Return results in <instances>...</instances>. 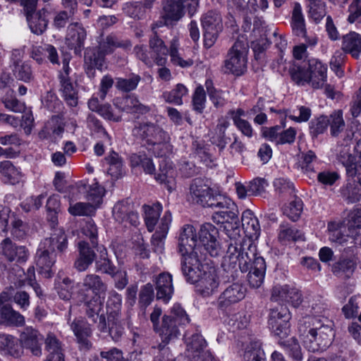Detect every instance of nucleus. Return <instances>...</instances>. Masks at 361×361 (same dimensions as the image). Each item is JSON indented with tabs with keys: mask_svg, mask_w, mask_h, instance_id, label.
Segmentation results:
<instances>
[{
	"mask_svg": "<svg viewBox=\"0 0 361 361\" xmlns=\"http://www.w3.org/2000/svg\"><path fill=\"white\" fill-rule=\"evenodd\" d=\"M1 255L8 262H14L15 266L25 263L30 255L25 246L17 245L9 238L4 239L1 244Z\"/></svg>",
	"mask_w": 361,
	"mask_h": 361,
	"instance_id": "dca6fc26",
	"label": "nucleus"
},
{
	"mask_svg": "<svg viewBox=\"0 0 361 361\" xmlns=\"http://www.w3.org/2000/svg\"><path fill=\"white\" fill-rule=\"evenodd\" d=\"M121 111L145 114L150 111L149 106L142 104L134 95H127L121 99H117L114 103Z\"/></svg>",
	"mask_w": 361,
	"mask_h": 361,
	"instance_id": "72a5a7b5",
	"label": "nucleus"
},
{
	"mask_svg": "<svg viewBox=\"0 0 361 361\" xmlns=\"http://www.w3.org/2000/svg\"><path fill=\"white\" fill-rule=\"evenodd\" d=\"M0 173L3 180L11 185L18 183L21 178L20 172L10 161L0 163Z\"/></svg>",
	"mask_w": 361,
	"mask_h": 361,
	"instance_id": "c03bdc74",
	"label": "nucleus"
},
{
	"mask_svg": "<svg viewBox=\"0 0 361 361\" xmlns=\"http://www.w3.org/2000/svg\"><path fill=\"white\" fill-rule=\"evenodd\" d=\"M7 296L6 293L0 294V323L8 326H23L25 324L24 316L6 302Z\"/></svg>",
	"mask_w": 361,
	"mask_h": 361,
	"instance_id": "f3484780",
	"label": "nucleus"
},
{
	"mask_svg": "<svg viewBox=\"0 0 361 361\" xmlns=\"http://www.w3.org/2000/svg\"><path fill=\"white\" fill-rule=\"evenodd\" d=\"M183 0H166L163 6L161 19L166 26H173L184 16Z\"/></svg>",
	"mask_w": 361,
	"mask_h": 361,
	"instance_id": "5701e85b",
	"label": "nucleus"
},
{
	"mask_svg": "<svg viewBox=\"0 0 361 361\" xmlns=\"http://www.w3.org/2000/svg\"><path fill=\"white\" fill-rule=\"evenodd\" d=\"M20 339L23 349L29 350L34 356L42 355V343L44 337L37 329L32 326L25 327L20 334Z\"/></svg>",
	"mask_w": 361,
	"mask_h": 361,
	"instance_id": "6ab92c4d",
	"label": "nucleus"
},
{
	"mask_svg": "<svg viewBox=\"0 0 361 361\" xmlns=\"http://www.w3.org/2000/svg\"><path fill=\"white\" fill-rule=\"evenodd\" d=\"M340 191L343 198L348 203L356 202L361 199V184L355 179L348 180Z\"/></svg>",
	"mask_w": 361,
	"mask_h": 361,
	"instance_id": "a19ab883",
	"label": "nucleus"
},
{
	"mask_svg": "<svg viewBox=\"0 0 361 361\" xmlns=\"http://www.w3.org/2000/svg\"><path fill=\"white\" fill-rule=\"evenodd\" d=\"M190 318L184 309L175 304L169 314L162 317L160 325L154 331L159 334L161 343L166 345L176 339L180 335V327L189 324Z\"/></svg>",
	"mask_w": 361,
	"mask_h": 361,
	"instance_id": "39448f33",
	"label": "nucleus"
},
{
	"mask_svg": "<svg viewBox=\"0 0 361 361\" xmlns=\"http://www.w3.org/2000/svg\"><path fill=\"white\" fill-rule=\"evenodd\" d=\"M149 47L137 44L134 47L133 51L137 59L142 61L145 65L151 66L154 61L157 66H164L167 61V56L170 54V50L166 46L164 42L154 32L149 37Z\"/></svg>",
	"mask_w": 361,
	"mask_h": 361,
	"instance_id": "423d86ee",
	"label": "nucleus"
},
{
	"mask_svg": "<svg viewBox=\"0 0 361 361\" xmlns=\"http://www.w3.org/2000/svg\"><path fill=\"white\" fill-rule=\"evenodd\" d=\"M114 219L119 223H129L136 226L138 224V214L133 204L128 200L118 202L113 208Z\"/></svg>",
	"mask_w": 361,
	"mask_h": 361,
	"instance_id": "b1692460",
	"label": "nucleus"
},
{
	"mask_svg": "<svg viewBox=\"0 0 361 361\" xmlns=\"http://www.w3.org/2000/svg\"><path fill=\"white\" fill-rule=\"evenodd\" d=\"M107 290V285L102 277L96 274H88L82 279L78 293L82 298L87 299L92 296H100Z\"/></svg>",
	"mask_w": 361,
	"mask_h": 361,
	"instance_id": "a211bd4d",
	"label": "nucleus"
},
{
	"mask_svg": "<svg viewBox=\"0 0 361 361\" xmlns=\"http://www.w3.org/2000/svg\"><path fill=\"white\" fill-rule=\"evenodd\" d=\"M122 303V296L116 291L109 293L106 301V314L108 317H118Z\"/></svg>",
	"mask_w": 361,
	"mask_h": 361,
	"instance_id": "4d7b16f0",
	"label": "nucleus"
},
{
	"mask_svg": "<svg viewBox=\"0 0 361 361\" xmlns=\"http://www.w3.org/2000/svg\"><path fill=\"white\" fill-rule=\"evenodd\" d=\"M45 350L48 355L64 353L62 348V343L53 333L47 334L44 338Z\"/></svg>",
	"mask_w": 361,
	"mask_h": 361,
	"instance_id": "774afa93",
	"label": "nucleus"
},
{
	"mask_svg": "<svg viewBox=\"0 0 361 361\" xmlns=\"http://www.w3.org/2000/svg\"><path fill=\"white\" fill-rule=\"evenodd\" d=\"M210 208L217 209L212 216L213 221L217 224L226 221H237L238 217V209L236 204L228 197L219 195L216 200L212 203Z\"/></svg>",
	"mask_w": 361,
	"mask_h": 361,
	"instance_id": "2eb2a0df",
	"label": "nucleus"
},
{
	"mask_svg": "<svg viewBox=\"0 0 361 361\" xmlns=\"http://www.w3.org/2000/svg\"><path fill=\"white\" fill-rule=\"evenodd\" d=\"M305 62L312 87L321 88L326 80V66L316 59H310Z\"/></svg>",
	"mask_w": 361,
	"mask_h": 361,
	"instance_id": "a878e982",
	"label": "nucleus"
},
{
	"mask_svg": "<svg viewBox=\"0 0 361 361\" xmlns=\"http://www.w3.org/2000/svg\"><path fill=\"white\" fill-rule=\"evenodd\" d=\"M309 16L318 23L326 16V4L322 0H308Z\"/></svg>",
	"mask_w": 361,
	"mask_h": 361,
	"instance_id": "bf43d9fd",
	"label": "nucleus"
},
{
	"mask_svg": "<svg viewBox=\"0 0 361 361\" xmlns=\"http://www.w3.org/2000/svg\"><path fill=\"white\" fill-rule=\"evenodd\" d=\"M291 79L298 85L310 83V75L305 61L295 63L289 70Z\"/></svg>",
	"mask_w": 361,
	"mask_h": 361,
	"instance_id": "3c124183",
	"label": "nucleus"
},
{
	"mask_svg": "<svg viewBox=\"0 0 361 361\" xmlns=\"http://www.w3.org/2000/svg\"><path fill=\"white\" fill-rule=\"evenodd\" d=\"M245 244L247 245L250 244V247H253L255 250L253 257H250V261L248 262V270L247 271H248L247 281L250 287L258 288L264 282L267 266L264 259L262 257L257 256V246L252 240H245L241 243H235L231 245L243 248V246L245 247Z\"/></svg>",
	"mask_w": 361,
	"mask_h": 361,
	"instance_id": "1a4fd4ad",
	"label": "nucleus"
},
{
	"mask_svg": "<svg viewBox=\"0 0 361 361\" xmlns=\"http://www.w3.org/2000/svg\"><path fill=\"white\" fill-rule=\"evenodd\" d=\"M68 323L80 348L85 350L90 349L92 343L89 338L92 336V331L87 320L82 317H76L73 321L69 319Z\"/></svg>",
	"mask_w": 361,
	"mask_h": 361,
	"instance_id": "aec40b11",
	"label": "nucleus"
},
{
	"mask_svg": "<svg viewBox=\"0 0 361 361\" xmlns=\"http://www.w3.org/2000/svg\"><path fill=\"white\" fill-rule=\"evenodd\" d=\"M157 290L156 298L158 300L168 302L173 293L172 275L163 272L159 274L153 281Z\"/></svg>",
	"mask_w": 361,
	"mask_h": 361,
	"instance_id": "cd10ccee",
	"label": "nucleus"
},
{
	"mask_svg": "<svg viewBox=\"0 0 361 361\" xmlns=\"http://www.w3.org/2000/svg\"><path fill=\"white\" fill-rule=\"evenodd\" d=\"M350 245L345 247L341 257L335 263L332 264L331 271L337 277L342 279H348L353 274L356 267L357 262L355 254L357 246L353 240L350 242Z\"/></svg>",
	"mask_w": 361,
	"mask_h": 361,
	"instance_id": "9d476101",
	"label": "nucleus"
},
{
	"mask_svg": "<svg viewBox=\"0 0 361 361\" xmlns=\"http://www.w3.org/2000/svg\"><path fill=\"white\" fill-rule=\"evenodd\" d=\"M154 298L153 285L150 283L141 287L139 293L138 305L141 309L145 310L149 306Z\"/></svg>",
	"mask_w": 361,
	"mask_h": 361,
	"instance_id": "338daca9",
	"label": "nucleus"
},
{
	"mask_svg": "<svg viewBox=\"0 0 361 361\" xmlns=\"http://www.w3.org/2000/svg\"><path fill=\"white\" fill-rule=\"evenodd\" d=\"M105 55L98 49H87L85 52L84 68L89 78H94L96 69L102 71L104 64Z\"/></svg>",
	"mask_w": 361,
	"mask_h": 361,
	"instance_id": "2f4dec72",
	"label": "nucleus"
},
{
	"mask_svg": "<svg viewBox=\"0 0 361 361\" xmlns=\"http://www.w3.org/2000/svg\"><path fill=\"white\" fill-rule=\"evenodd\" d=\"M94 249L96 247L85 240L78 243V255L73 264V267L78 271H85L95 262L97 255Z\"/></svg>",
	"mask_w": 361,
	"mask_h": 361,
	"instance_id": "4be33fe9",
	"label": "nucleus"
},
{
	"mask_svg": "<svg viewBox=\"0 0 361 361\" xmlns=\"http://www.w3.org/2000/svg\"><path fill=\"white\" fill-rule=\"evenodd\" d=\"M15 272V275L17 276V281H14V284L18 287H21L25 284V281L27 280L29 284L33 283V279L35 278V269L33 267H30L27 271V274L25 273L24 270L18 265L12 268L11 273Z\"/></svg>",
	"mask_w": 361,
	"mask_h": 361,
	"instance_id": "e2e57ef3",
	"label": "nucleus"
},
{
	"mask_svg": "<svg viewBox=\"0 0 361 361\" xmlns=\"http://www.w3.org/2000/svg\"><path fill=\"white\" fill-rule=\"evenodd\" d=\"M278 238L280 242L304 240L301 231L288 223H282L279 228Z\"/></svg>",
	"mask_w": 361,
	"mask_h": 361,
	"instance_id": "37998d69",
	"label": "nucleus"
},
{
	"mask_svg": "<svg viewBox=\"0 0 361 361\" xmlns=\"http://www.w3.org/2000/svg\"><path fill=\"white\" fill-rule=\"evenodd\" d=\"M131 47L132 42L130 39H122L118 35L111 33L99 42L98 49L106 56L113 54L117 48L126 51L130 49Z\"/></svg>",
	"mask_w": 361,
	"mask_h": 361,
	"instance_id": "c85d7f7f",
	"label": "nucleus"
},
{
	"mask_svg": "<svg viewBox=\"0 0 361 361\" xmlns=\"http://www.w3.org/2000/svg\"><path fill=\"white\" fill-rule=\"evenodd\" d=\"M343 222H345L348 228V235H355L356 229L361 228V209L359 208L354 209Z\"/></svg>",
	"mask_w": 361,
	"mask_h": 361,
	"instance_id": "052dcab7",
	"label": "nucleus"
},
{
	"mask_svg": "<svg viewBox=\"0 0 361 361\" xmlns=\"http://www.w3.org/2000/svg\"><path fill=\"white\" fill-rule=\"evenodd\" d=\"M60 91L61 95L66 104L70 106H76L78 103V95L76 87L70 80H66L62 78L60 81Z\"/></svg>",
	"mask_w": 361,
	"mask_h": 361,
	"instance_id": "de8ad7c7",
	"label": "nucleus"
},
{
	"mask_svg": "<svg viewBox=\"0 0 361 361\" xmlns=\"http://www.w3.org/2000/svg\"><path fill=\"white\" fill-rule=\"evenodd\" d=\"M219 195L212 190L204 179L197 178L193 179L190 185L188 198L193 203L204 207H210Z\"/></svg>",
	"mask_w": 361,
	"mask_h": 361,
	"instance_id": "f8f14e48",
	"label": "nucleus"
},
{
	"mask_svg": "<svg viewBox=\"0 0 361 361\" xmlns=\"http://www.w3.org/2000/svg\"><path fill=\"white\" fill-rule=\"evenodd\" d=\"M41 244L43 247L48 248L56 255L62 254L68 248V237L63 228H57L54 229L50 237L44 238Z\"/></svg>",
	"mask_w": 361,
	"mask_h": 361,
	"instance_id": "bb28decb",
	"label": "nucleus"
},
{
	"mask_svg": "<svg viewBox=\"0 0 361 361\" xmlns=\"http://www.w3.org/2000/svg\"><path fill=\"white\" fill-rule=\"evenodd\" d=\"M187 93V87L183 84H178L173 90L163 92L162 97L167 103L181 105L183 104L182 98Z\"/></svg>",
	"mask_w": 361,
	"mask_h": 361,
	"instance_id": "5fc2aeb1",
	"label": "nucleus"
},
{
	"mask_svg": "<svg viewBox=\"0 0 361 361\" xmlns=\"http://www.w3.org/2000/svg\"><path fill=\"white\" fill-rule=\"evenodd\" d=\"M202 261L190 259L188 262H184L180 271L187 283L196 284V293L207 298L216 292L220 282L216 270L213 268L206 270Z\"/></svg>",
	"mask_w": 361,
	"mask_h": 361,
	"instance_id": "7ed1b4c3",
	"label": "nucleus"
},
{
	"mask_svg": "<svg viewBox=\"0 0 361 361\" xmlns=\"http://www.w3.org/2000/svg\"><path fill=\"white\" fill-rule=\"evenodd\" d=\"M105 160L109 165L108 173L114 178H120L123 173V163L122 158L116 152L112 151L105 157Z\"/></svg>",
	"mask_w": 361,
	"mask_h": 361,
	"instance_id": "603ef678",
	"label": "nucleus"
},
{
	"mask_svg": "<svg viewBox=\"0 0 361 361\" xmlns=\"http://www.w3.org/2000/svg\"><path fill=\"white\" fill-rule=\"evenodd\" d=\"M328 231L329 233V240L335 243L341 245L342 246H348V241H354L353 235H348V228L345 226V222H330L328 224Z\"/></svg>",
	"mask_w": 361,
	"mask_h": 361,
	"instance_id": "473e14b6",
	"label": "nucleus"
},
{
	"mask_svg": "<svg viewBox=\"0 0 361 361\" xmlns=\"http://www.w3.org/2000/svg\"><path fill=\"white\" fill-rule=\"evenodd\" d=\"M243 358L245 361H266L262 343L259 341H252L245 348Z\"/></svg>",
	"mask_w": 361,
	"mask_h": 361,
	"instance_id": "864d4df0",
	"label": "nucleus"
},
{
	"mask_svg": "<svg viewBox=\"0 0 361 361\" xmlns=\"http://www.w3.org/2000/svg\"><path fill=\"white\" fill-rule=\"evenodd\" d=\"M0 352L15 359L23 356L24 349L20 338L10 334H0Z\"/></svg>",
	"mask_w": 361,
	"mask_h": 361,
	"instance_id": "7c9ffc66",
	"label": "nucleus"
},
{
	"mask_svg": "<svg viewBox=\"0 0 361 361\" xmlns=\"http://www.w3.org/2000/svg\"><path fill=\"white\" fill-rule=\"evenodd\" d=\"M206 92L202 85H198L193 93L192 98V109L197 114H202L205 109Z\"/></svg>",
	"mask_w": 361,
	"mask_h": 361,
	"instance_id": "680f3d73",
	"label": "nucleus"
},
{
	"mask_svg": "<svg viewBox=\"0 0 361 361\" xmlns=\"http://www.w3.org/2000/svg\"><path fill=\"white\" fill-rule=\"evenodd\" d=\"M201 250L205 251L211 257L221 254V245L217 240L219 229L211 223H205L200 226L198 233Z\"/></svg>",
	"mask_w": 361,
	"mask_h": 361,
	"instance_id": "4468645a",
	"label": "nucleus"
},
{
	"mask_svg": "<svg viewBox=\"0 0 361 361\" xmlns=\"http://www.w3.org/2000/svg\"><path fill=\"white\" fill-rule=\"evenodd\" d=\"M97 329L102 334H107L115 343L121 341L126 334L125 327L118 317H107L106 321V316L101 315Z\"/></svg>",
	"mask_w": 361,
	"mask_h": 361,
	"instance_id": "412c9836",
	"label": "nucleus"
},
{
	"mask_svg": "<svg viewBox=\"0 0 361 361\" xmlns=\"http://www.w3.org/2000/svg\"><path fill=\"white\" fill-rule=\"evenodd\" d=\"M48 12L44 9L27 15V20L32 32L36 35L42 34L48 25Z\"/></svg>",
	"mask_w": 361,
	"mask_h": 361,
	"instance_id": "4c0bfd02",
	"label": "nucleus"
},
{
	"mask_svg": "<svg viewBox=\"0 0 361 361\" xmlns=\"http://www.w3.org/2000/svg\"><path fill=\"white\" fill-rule=\"evenodd\" d=\"M86 37V30L82 25L78 23H71L68 27L66 39L68 46L74 49L75 54H80L82 49L84 48Z\"/></svg>",
	"mask_w": 361,
	"mask_h": 361,
	"instance_id": "c756f323",
	"label": "nucleus"
},
{
	"mask_svg": "<svg viewBox=\"0 0 361 361\" xmlns=\"http://www.w3.org/2000/svg\"><path fill=\"white\" fill-rule=\"evenodd\" d=\"M145 212V221L147 230L152 232L154 230L162 210L161 204L159 202L154 204L152 206L145 204L143 206Z\"/></svg>",
	"mask_w": 361,
	"mask_h": 361,
	"instance_id": "49530a36",
	"label": "nucleus"
},
{
	"mask_svg": "<svg viewBox=\"0 0 361 361\" xmlns=\"http://www.w3.org/2000/svg\"><path fill=\"white\" fill-rule=\"evenodd\" d=\"M116 87L121 92H130L135 90L141 80L139 75L131 74L129 78H117Z\"/></svg>",
	"mask_w": 361,
	"mask_h": 361,
	"instance_id": "13d9d810",
	"label": "nucleus"
},
{
	"mask_svg": "<svg viewBox=\"0 0 361 361\" xmlns=\"http://www.w3.org/2000/svg\"><path fill=\"white\" fill-rule=\"evenodd\" d=\"M220 229H222L223 231L227 235V236L231 239V243L228 245L227 250L229 248L231 244L235 243H241L245 240H251V239L246 238H240V222L239 219L238 218L237 221L228 220L225 222L220 223Z\"/></svg>",
	"mask_w": 361,
	"mask_h": 361,
	"instance_id": "ea45409f",
	"label": "nucleus"
},
{
	"mask_svg": "<svg viewBox=\"0 0 361 361\" xmlns=\"http://www.w3.org/2000/svg\"><path fill=\"white\" fill-rule=\"evenodd\" d=\"M133 135L146 141L149 145H156L169 141V134L158 124L150 121L138 122L133 129Z\"/></svg>",
	"mask_w": 361,
	"mask_h": 361,
	"instance_id": "9b49d317",
	"label": "nucleus"
},
{
	"mask_svg": "<svg viewBox=\"0 0 361 361\" xmlns=\"http://www.w3.org/2000/svg\"><path fill=\"white\" fill-rule=\"evenodd\" d=\"M314 318L305 317L300 320L298 331L304 347L310 352L324 350L328 348L334 336L333 329L328 324L317 326Z\"/></svg>",
	"mask_w": 361,
	"mask_h": 361,
	"instance_id": "20e7f679",
	"label": "nucleus"
},
{
	"mask_svg": "<svg viewBox=\"0 0 361 361\" xmlns=\"http://www.w3.org/2000/svg\"><path fill=\"white\" fill-rule=\"evenodd\" d=\"M254 252L250 244H245L243 248L231 245L228 249L222 263L221 274V281L226 286L214 302L218 311L224 313L231 305L245 298L247 289L242 283L236 281L240 271L243 273L248 270V262Z\"/></svg>",
	"mask_w": 361,
	"mask_h": 361,
	"instance_id": "f257e3e1",
	"label": "nucleus"
},
{
	"mask_svg": "<svg viewBox=\"0 0 361 361\" xmlns=\"http://www.w3.org/2000/svg\"><path fill=\"white\" fill-rule=\"evenodd\" d=\"M245 47L243 42L236 41L230 49L224 61L222 71L225 74L242 75L247 70Z\"/></svg>",
	"mask_w": 361,
	"mask_h": 361,
	"instance_id": "6e6552de",
	"label": "nucleus"
},
{
	"mask_svg": "<svg viewBox=\"0 0 361 361\" xmlns=\"http://www.w3.org/2000/svg\"><path fill=\"white\" fill-rule=\"evenodd\" d=\"M229 126L228 121L226 119L220 120L215 128V134L212 137V142L216 145L221 151L226 147L230 140V138L226 136V130Z\"/></svg>",
	"mask_w": 361,
	"mask_h": 361,
	"instance_id": "09e8293b",
	"label": "nucleus"
},
{
	"mask_svg": "<svg viewBox=\"0 0 361 361\" xmlns=\"http://www.w3.org/2000/svg\"><path fill=\"white\" fill-rule=\"evenodd\" d=\"M178 251L181 255L180 269H183L184 262L190 259L203 260L202 251L200 245H197L196 229L192 225H185L178 237Z\"/></svg>",
	"mask_w": 361,
	"mask_h": 361,
	"instance_id": "0eeeda50",
	"label": "nucleus"
},
{
	"mask_svg": "<svg viewBox=\"0 0 361 361\" xmlns=\"http://www.w3.org/2000/svg\"><path fill=\"white\" fill-rule=\"evenodd\" d=\"M209 98L216 108L224 106L227 103L226 92L216 89L211 79H207L204 83Z\"/></svg>",
	"mask_w": 361,
	"mask_h": 361,
	"instance_id": "a18cd8bd",
	"label": "nucleus"
},
{
	"mask_svg": "<svg viewBox=\"0 0 361 361\" xmlns=\"http://www.w3.org/2000/svg\"><path fill=\"white\" fill-rule=\"evenodd\" d=\"M12 71L16 79L25 82H30L34 80V75L31 65L27 61L16 63L11 67Z\"/></svg>",
	"mask_w": 361,
	"mask_h": 361,
	"instance_id": "6e6d98bb",
	"label": "nucleus"
},
{
	"mask_svg": "<svg viewBox=\"0 0 361 361\" xmlns=\"http://www.w3.org/2000/svg\"><path fill=\"white\" fill-rule=\"evenodd\" d=\"M96 251L98 252V255L94 262L95 271L107 275L112 273L116 267L111 259L106 247L101 245L96 247Z\"/></svg>",
	"mask_w": 361,
	"mask_h": 361,
	"instance_id": "c9c22d12",
	"label": "nucleus"
},
{
	"mask_svg": "<svg viewBox=\"0 0 361 361\" xmlns=\"http://www.w3.org/2000/svg\"><path fill=\"white\" fill-rule=\"evenodd\" d=\"M242 227L246 233V235L250 238H257L261 232L259 221L254 215V213L247 209L244 211L241 216Z\"/></svg>",
	"mask_w": 361,
	"mask_h": 361,
	"instance_id": "e433bc0d",
	"label": "nucleus"
},
{
	"mask_svg": "<svg viewBox=\"0 0 361 361\" xmlns=\"http://www.w3.org/2000/svg\"><path fill=\"white\" fill-rule=\"evenodd\" d=\"M303 210V202L299 197H295L284 208L283 213L293 221H297Z\"/></svg>",
	"mask_w": 361,
	"mask_h": 361,
	"instance_id": "0e129e2a",
	"label": "nucleus"
},
{
	"mask_svg": "<svg viewBox=\"0 0 361 361\" xmlns=\"http://www.w3.org/2000/svg\"><path fill=\"white\" fill-rule=\"evenodd\" d=\"M192 154L197 158L206 166H211L212 164V157L209 153V147L204 142L195 140L192 144Z\"/></svg>",
	"mask_w": 361,
	"mask_h": 361,
	"instance_id": "8fccbe9b",
	"label": "nucleus"
},
{
	"mask_svg": "<svg viewBox=\"0 0 361 361\" xmlns=\"http://www.w3.org/2000/svg\"><path fill=\"white\" fill-rule=\"evenodd\" d=\"M85 301L84 311L88 319L94 324H98L101 315H105L103 310V301L100 296H92L87 299L82 298Z\"/></svg>",
	"mask_w": 361,
	"mask_h": 361,
	"instance_id": "f704fd0d",
	"label": "nucleus"
},
{
	"mask_svg": "<svg viewBox=\"0 0 361 361\" xmlns=\"http://www.w3.org/2000/svg\"><path fill=\"white\" fill-rule=\"evenodd\" d=\"M290 314L286 305L277 304L270 308L268 316V326L275 336L280 338L279 344L294 361H302L301 348L295 337L286 338L290 333Z\"/></svg>",
	"mask_w": 361,
	"mask_h": 361,
	"instance_id": "f03ea898",
	"label": "nucleus"
},
{
	"mask_svg": "<svg viewBox=\"0 0 361 361\" xmlns=\"http://www.w3.org/2000/svg\"><path fill=\"white\" fill-rule=\"evenodd\" d=\"M201 24L203 30L204 46L211 48L216 42L219 33L223 30L221 16L214 11H209L202 16Z\"/></svg>",
	"mask_w": 361,
	"mask_h": 361,
	"instance_id": "ddd939ff",
	"label": "nucleus"
},
{
	"mask_svg": "<svg viewBox=\"0 0 361 361\" xmlns=\"http://www.w3.org/2000/svg\"><path fill=\"white\" fill-rule=\"evenodd\" d=\"M186 350L188 356H200L207 346V342L203 336L198 334H194L192 336L185 338Z\"/></svg>",
	"mask_w": 361,
	"mask_h": 361,
	"instance_id": "79ce46f5",
	"label": "nucleus"
},
{
	"mask_svg": "<svg viewBox=\"0 0 361 361\" xmlns=\"http://www.w3.org/2000/svg\"><path fill=\"white\" fill-rule=\"evenodd\" d=\"M329 123V117L321 116L317 118L312 119L310 125V133L313 138L317 137L319 135L322 134L326 130Z\"/></svg>",
	"mask_w": 361,
	"mask_h": 361,
	"instance_id": "69168bd1",
	"label": "nucleus"
},
{
	"mask_svg": "<svg viewBox=\"0 0 361 361\" xmlns=\"http://www.w3.org/2000/svg\"><path fill=\"white\" fill-rule=\"evenodd\" d=\"M342 49L345 53H348L353 57L357 59L361 52V36L355 32L343 37Z\"/></svg>",
	"mask_w": 361,
	"mask_h": 361,
	"instance_id": "58836bf2",
	"label": "nucleus"
},
{
	"mask_svg": "<svg viewBox=\"0 0 361 361\" xmlns=\"http://www.w3.org/2000/svg\"><path fill=\"white\" fill-rule=\"evenodd\" d=\"M56 253L49 250L48 248L43 247L40 244V247L36 253V264L39 269V273L44 278H51L54 271L52 267L56 262Z\"/></svg>",
	"mask_w": 361,
	"mask_h": 361,
	"instance_id": "393cba45",
	"label": "nucleus"
}]
</instances>
